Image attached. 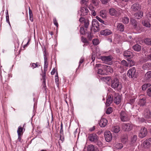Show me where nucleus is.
<instances>
[{
    "label": "nucleus",
    "instance_id": "obj_30",
    "mask_svg": "<svg viewBox=\"0 0 151 151\" xmlns=\"http://www.w3.org/2000/svg\"><path fill=\"white\" fill-rule=\"evenodd\" d=\"M144 42L146 45H151V39L147 38L144 40Z\"/></svg>",
    "mask_w": 151,
    "mask_h": 151
},
{
    "label": "nucleus",
    "instance_id": "obj_15",
    "mask_svg": "<svg viewBox=\"0 0 151 151\" xmlns=\"http://www.w3.org/2000/svg\"><path fill=\"white\" fill-rule=\"evenodd\" d=\"M101 34L104 36H107L112 34V32L111 30L108 29H106L101 31Z\"/></svg>",
    "mask_w": 151,
    "mask_h": 151
},
{
    "label": "nucleus",
    "instance_id": "obj_36",
    "mask_svg": "<svg viewBox=\"0 0 151 151\" xmlns=\"http://www.w3.org/2000/svg\"><path fill=\"white\" fill-rule=\"evenodd\" d=\"M81 40L82 42L85 43L84 45H83V46H84L85 45H87L88 44V42L86 38L84 37H81Z\"/></svg>",
    "mask_w": 151,
    "mask_h": 151
},
{
    "label": "nucleus",
    "instance_id": "obj_22",
    "mask_svg": "<svg viewBox=\"0 0 151 151\" xmlns=\"http://www.w3.org/2000/svg\"><path fill=\"white\" fill-rule=\"evenodd\" d=\"M114 99V102L117 104H118L121 102V99L119 95L117 94L116 95Z\"/></svg>",
    "mask_w": 151,
    "mask_h": 151
},
{
    "label": "nucleus",
    "instance_id": "obj_42",
    "mask_svg": "<svg viewBox=\"0 0 151 151\" xmlns=\"http://www.w3.org/2000/svg\"><path fill=\"white\" fill-rule=\"evenodd\" d=\"M99 2V0H92V3L94 6H98Z\"/></svg>",
    "mask_w": 151,
    "mask_h": 151
},
{
    "label": "nucleus",
    "instance_id": "obj_57",
    "mask_svg": "<svg viewBox=\"0 0 151 151\" xmlns=\"http://www.w3.org/2000/svg\"><path fill=\"white\" fill-rule=\"evenodd\" d=\"M84 58L83 57H81V58L79 62V65L78 67V68L79 67V66L81 65V64L84 61Z\"/></svg>",
    "mask_w": 151,
    "mask_h": 151
},
{
    "label": "nucleus",
    "instance_id": "obj_63",
    "mask_svg": "<svg viewBox=\"0 0 151 151\" xmlns=\"http://www.w3.org/2000/svg\"><path fill=\"white\" fill-rule=\"evenodd\" d=\"M29 41H30V39H29L28 40V42H27V43L24 45V48L26 47L29 44Z\"/></svg>",
    "mask_w": 151,
    "mask_h": 151
},
{
    "label": "nucleus",
    "instance_id": "obj_37",
    "mask_svg": "<svg viewBox=\"0 0 151 151\" xmlns=\"http://www.w3.org/2000/svg\"><path fill=\"white\" fill-rule=\"evenodd\" d=\"M30 65L33 69H34L37 67H38L39 66H40L38 63H32L30 64Z\"/></svg>",
    "mask_w": 151,
    "mask_h": 151
},
{
    "label": "nucleus",
    "instance_id": "obj_39",
    "mask_svg": "<svg viewBox=\"0 0 151 151\" xmlns=\"http://www.w3.org/2000/svg\"><path fill=\"white\" fill-rule=\"evenodd\" d=\"M29 19L32 22L33 20L32 14V11L30 9L29 7Z\"/></svg>",
    "mask_w": 151,
    "mask_h": 151
},
{
    "label": "nucleus",
    "instance_id": "obj_33",
    "mask_svg": "<svg viewBox=\"0 0 151 151\" xmlns=\"http://www.w3.org/2000/svg\"><path fill=\"white\" fill-rule=\"evenodd\" d=\"M114 147L117 149H119L122 148L123 147V146L122 144L117 143L115 144Z\"/></svg>",
    "mask_w": 151,
    "mask_h": 151
},
{
    "label": "nucleus",
    "instance_id": "obj_11",
    "mask_svg": "<svg viewBox=\"0 0 151 151\" xmlns=\"http://www.w3.org/2000/svg\"><path fill=\"white\" fill-rule=\"evenodd\" d=\"M131 9L133 11L136 12L139 11L141 9V7L139 4L136 3L132 5Z\"/></svg>",
    "mask_w": 151,
    "mask_h": 151
},
{
    "label": "nucleus",
    "instance_id": "obj_29",
    "mask_svg": "<svg viewBox=\"0 0 151 151\" xmlns=\"http://www.w3.org/2000/svg\"><path fill=\"white\" fill-rule=\"evenodd\" d=\"M133 49L137 51H139L141 50V46L138 44H136L133 47Z\"/></svg>",
    "mask_w": 151,
    "mask_h": 151
},
{
    "label": "nucleus",
    "instance_id": "obj_43",
    "mask_svg": "<svg viewBox=\"0 0 151 151\" xmlns=\"http://www.w3.org/2000/svg\"><path fill=\"white\" fill-rule=\"evenodd\" d=\"M146 78L149 79L151 78V71L147 72L145 75Z\"/></svg>",
    "mask_w": 151,
    "mask_h": 151
},
{
    "label": "nucleus",
    "instance_id": "obj_52",
    "mask_svg": "<svg viewBox=\"0 0 151 151\" xmlns=\"http://www.w3.org/2000/svg\"><path fill=\"white\" fill-rule=\"evenodd\" d=\"M135 63L134 61L131 60L129 61V63L128 64H129V66L131 67L134 65Z\"/></svg>",
    "mask_w": 151,
    "mask_h": 151
},
{
    "label": "nucleus",
    "instance_id": "obj_40",
    "mask_svg": "<svg viewBox=\"0 0 151 151\" xmlns=\"http://www.w3.org/2000/svg\"><path fill=\"white\" fill-rule=\"evenodd\" d=\"M102 79L107 84H108V82L109 81L111 80V78L109 77H103Z\"/></svg>",
    "mask_w": 151,
    "mask_h": 151
},
{
    "label": "nucleus",
    "instance_id": "obj_64",
    "mask_svg": "<svg viewBox=\"0 0 151 151\" xmlns=\"http://www.w3.org/2000/svg\"><path fill=\"white\" fill-rule=\"evenodd\" d=\"M95 129V127L94 126L93 127L89 129V130L91 131H92L94 130Z\"/></svg>",
    "mask_w": 151,
    "mask_h": 151
},
{
    "label": "nucleus",
    "instance_id": "obj_55",
    "mask_svg": "<svg viewBox=\"0 0 151 151\" xmlns=\"http://www.w3.org/2000/svg\"><path fill=\"white\" fill-rule=\"evenodd\" d=\"M147 95L149 96H151V88H149L147 91Z\"/></svg>",
    "mask_w": 151,
    "mask_h": 151
},
{
    "label": "nucleus",
    "instance_id": "obj_32",
    "mask_svg": "<svg viewBox=\"0 0 151 151\" xmlns=\"http://www.w3.org/2000/svg\"><path fill=\"white\" fill-rule=\"evenodd\" d=\"M121 141L123 143H126L128 141L127 136H123L121 139Z\"/></svg>",
    "mask_w": 151,
    "mask_h": 151
},
{
    "label": "nucleus",
    "instance_id": "obj_51",
    "mask_svg": "<svg viewBox=\"0 0 151 151\" xmlns=\"http://www.w3.org/2000/svg\"><path fill=\"white\" fill-rule=\"evenodd\" d=\"M84 23L85 27L86 28H88L89 25L88 21V20H85Z\"/></svg>",
    "mask_w": 151,
    "mask_h": 151
},
{
    "label": "nucleus",
    "instance_id": "obj_54",
    "mask_svg": "<svg viewBox=\"0 0 151 151\" xmlns=\"http://www.w3.org/2000/svg\"><path fill=\"white\" fill-rule=\"evenodd\" d=\"M105 65H102L100 64H97L96 65L95 68L97 67H101L103 69V66Z\"/></svg>",
    "mask_w": 151,
    "mask_h": 151
},
{
    "label": "nucleus",
    "instance_id": "obj_4",
    "mask_svg": "<svg viewBox=\"0 0 151 151\" xmlns=\"http://www.w3.org/2000/svg\"><path fill=\"white\" fill-rule=\"evenodd\" d=\"M127 75L131 78L136 77L137 74L135 68L133 67L129 69L128 71Z\"/></svg>",
    "mask_w": 151,
    "mask_h": 151
},
{
    "label": "nucleus",
    "instance_id": "obj_10",
    "mask_svg": "<svg viewBox=\"0 0 151 151\" xmlns=\"http://www.w3.org/2000/svg\"><path fill=\"white\" fill-rule=\"evenodd\" d=\"M123 55L124 57L127 58H131L133 57L132 52L129 50L124 51L123 53Z\"/></svg>",
    "mask_w": 151,
    "mask_h": 151
},
{
    "label": "nucleus",
    "instance_id": "obj_21",
    "mask_svg": "<svg viewBox=\"0 0 151 151\" xmlns=\"http://www.w3.org/2000/svg\"><path fill=\"white\" fill-rule=\"evenodd\" d=\"M44 75H45L46 71L47 70L46 69L48 67V63L47 62V59L46 58V56L44 55Z\"/></svg>",
    "mask_w": 151,
    "mask_h": 151
},
{
    "label": "nucleus",
    "instance_id": "obj_24",
    "mask_svg": "<svg viewBox=\"0 0 151 151\" xmlns=\"http://www.w3.org/2000/svg\"><path fill=\"white\" fill-rule=\"evenodd\" d=\"M146 103V100L145 98H143L139 99V104L140 106H143Z\"/></svg>",
    "mask_w": 151,
    "mask_h": 151
},
{
    "label": "nucleus",
    "instance_id": "obj_12",
    "mask_svg": "<svg viewBox=\"0 0 151 151\" xmlns=\"http://www.w3.org/2000/svg\"><path fill=\"white\" fill-rule=\"evenodd\" d=\"M120 10H116L113 8H111L109 9V13L111 16H117L120 14Z\"/></svg>",
    "mask_w": 151,
    "mask_h": 151
},
{
    "label": "nucleus",
    "instance_id": "obj_60",
    "mask_svg": "<svg viewBox=\"0 0 151 151\" xmlns=\"http://www.w3.org/2000/svg\"><path fill=\"white\" fill-rule=\"evenodd\" d=\"M60 133L61 134L63 133V125L62 123H61L60 125Z\"/></svg>",
    "mask_w": 151,
    "mask_h": 151
},
{
    "label": "nucleus",
    "instance_id": "obj_46",
    "mask_svg": "<svg viewBox=\"0 0 151 151\" xmlns=\"http://www.w3.org/2000/svg\"><path fill=\"white\" fill-rule=\"evenodd\" d=\"M6 22L8 23V24L10 25V26L11 25H10V23L9 21V16L8 10H7V12L6 13Z\"/></svg>",
    "mask_w": 151,
    "mask_h": 151
},
{
    "label": "nucleus",
    "instance_id": "obj_62",
    "mask_svg": "<svg viewBox=\"0 0 151 151\" xmlns=\"http://www.w3.org/2000/svg\"><path fill=\"white\" fill-rule=\"evenodd\" d=\"M59 81V79L58 78V76H56L55 77V82L57 84H58V82Z\"/></svg>",
    "mask_w": 151,
    "mask_h": 151
},
{
    "label": "nucleus",
    "instance_id": "obj_59",
    "mask_svg": "<svg viewBox=\"0 0 151 151\" xmlns=\"http://www.w3.org/2000/svg\"><path fill=\"white\" fill-rule=\"evenodd\" d=\"M102 4H107L108 1V0H100Z\"/></svg>",
    "mask_w": 151,
    "mask_h": 151
},
{
    "label": "nucleus",
    "instance_id": "obj_27",
    "mask_svg": "<svg viewBox=\"0 0 151 151\" xmlns=\"http://www.w3.org/2000/svg\"><path fill=\"white\" fill-rule=\"evenodd\" d=\"M143 14V13L142 12L139 13H136L134 14V16L137 19H139L142 17Z\"/></svg>",
    "mask_w": 151,
    "mask_h": 151
},
{
    "label": "nucleus",
    "instance_id": "obj_26",
    "mask_svg": "<svg viewBox=\"0 0 151 151\" xmlns=\"http://www.w3.org/2000/svg\"><path fill=\"white\" fill-rule=\"evenodd\" d=\"M98 73L101 75H106L107 73L104 69L103 70L101 68L99 69L98 70Z\"/></svg>",
    "mask_w": 151,
    "mask_h": 151
},
{
    "label": "nucleus",
    "instance_id": "obj_13",
    "mask_svg": "<svg viewBox=\"0 0 151 151\" xmlns=\"http://www.w3.org/2000/svg\"><path fill=\"white\" fill-rule=\"evenodd\" d=\"M151 144V138L146 140L143 143L142 146L144 148H147Z\"/></svg>",
    "mask_w": 151,
    "mask_h": 151
},
{
    "label": "nucleus",
    "instance_id": "obj_50",
    "mask_svg": "<svg viewBox=\"0 0 151 151\" xmlns=\"http://www.w3.org/2000/svg\"><path fill=\"white\" fill-rule=\"evenodd\" d=\"M96 18L100 22H101V23H102L104 24L105 25H106V24H105L104 23V21H103V20H102L99 17L97 16L96 17Z\"/></svg>",
    "mask_w": 151,
    "mask_h": 151
},
{
    "label": "nucleus",
    "instance_id": "obj_48",
    "mask_svg": "<svg viewBox=\"0 0 151 151\" xmlns=\"http://www.w3.org/2000/svg\"><path fill=\"white\" fill-rule=\"evenodd\" d=\"M86 31L84 29L83 27H81L80 28V33L83 35L85 34Z\"/></svg>",
    "mask_w": 151,
    "mask_h": 151
},
{
    "label": "nucleus",
    "instance_id": "obj_25",
    "mask_svg": "<svg viewBox=\"0 0 151 151\" xmlns=\"http://www.w3.org/2000/svg\"><path fill=\"white\" fill-rule=\"evenodd\" d=\"M142 24L144 26L146 27H150V24L147 19H145L142 22Z\"/></svg>",
    "mask_w": 151,
    "mask_h": 151
},
{
    "label": "nucleus",
    "instance_id": "obj_20",
    "mask_svg": "<svg viewBox=\"0 0 151 151\" xmlns=\"http://www.w3.org/2000/svg\"><path fill=\"white\" fill-rule=\"evenodd\" d=\"M120 130V128L118 126H113L111 128L112 131L116 133L119 132Z\"/></svg>",
    "mask_w": 151,
    "mask_h": 151
},
{
    "label": "nucleus",
    "instance_id": "obj_38",
    "mask_svg": "<svg viewBox=\"0 0 151 151\" xmlns=\"http://www.w3.org/2000/svg\"><path fill=\"white\" fill-rule=\"evenodd\" d=\"M23 128L21 126H19L18 127V129L17 130V132L18 133V135H19V134H22V132L23 131Z\"/></svg>",
    "mask_w": 151,
    "mask_h": 151
},
{
    "label": "nucleus",
    "instance_id": "obj_18",
    "mask_svg": "<svg viewBox=\"0 0 151 151\" xmlns=\"http://www.w3.org/2000/svg\"><path fill=\"white\" fill-rule=\"evenodd\" d=\"M103 69L105 70L106 72L107 73H112L113 72V70L111 67L108 65H105L103 66Z\"/></svg>",
    "mask_w": 151,
    "mask_h": 151
},
{
    "label": "nucleus",
    "instance_id": "obj_61",
    "mask_svg": "<svg viewBox=\"0 0 151 151\" xmlns=\"http://www.w3.org/2000/svg\"><path fill=\"white\" fill-rule=\"evenodd\" d=\"M147 88V86H146V85H145V84L142 86V89L143 91L145 90Z\"/></svg>",
    "mask_w": 151,
    "mask_h": 151
},
{
    "label": "nucleus",
    "instance_id": "obj_17",
    "mask_svg": "<svg viewBox=\"0 0 151 151\" xmlns=\"http://www.w3.org/2000/svg\"><path fill=\"white\" fill-rule=\"evenodd\" d=\"M87 151H99L97 147H95L92 145H89L87 148Z\"/></svg>",
    "mask_w": 151,
    "mask_h": 151
},
{
    "label": "nucleus",
    "instance_id": "obj_44",
    "mask_svg": "<svg viewBox=\"0 0 151 151\" xmlns=\"http://www.w3.org/2000/svg\"><path fill=\"white\" fill-rule=\"evenodd\" d=\"M137 139V136L136 135L133 136L131 140L132 144H133L136 141Z\"/></svg>",
    "mask_w": 151,
    "mask_h": 151
},
{
    "label": "nucleus",
    "instance_id": "obj_34",
    "mask_svg": "<svg viewBox=\"0 0 151 151\" xmlns=\"http://www.w3.org/2000/svg\"><path fill=\"white\" fill-rule=\"evenodd\" d=\"M122 22L124 24H127L129 22V19L127 17H124L122 18Z\"/></svg>",
    "mask_w": 151,
    "mask_h": 151
},
{
    "label": "nucleus",
    "instance_id": "obj_53",
    "mask_svg": "<svg viewBox=\"0 0 151 151\" xmlns=\"http://www.w3.org/2000/svg\"><path fill=\"white\" fill-rule=\"evenodd\" d=\"M130 22H131L134 26H136V20L133 19L131 18L130 19Z\"/></svg>",
    "mask_w": 151,
    "mask_h": 151
},
{
    "label": "nucleus",
    "instance_id": "obj_14",
    "mask_svg": "<svg viewBox=\"0 0 151 151\" xmlns=\"http://www.w3.org/2000/svg\"><path fill=\"white\" fill-rule=\"evenodd\" d=\"M102 60L104 63L110 64L109 63H111L112 58L110 56H103L102 58Z\"/></svg>",
    "mask_w": 151,
    "mask_h": 151
},
{
    "label": "nucleus",
    "instance_id": "obj_19",
    "mask_svg": "<svg viewBox=\"0 0 151 151\" xmlns=\"http://www.w3.org/2000/svg\"><path fill=\"white\" fill-rule=\"evenodd\" d=\"M111 95H109L108 96L107 99H106V104L107 106H109L113 101V98L112 97Z\"/></svg>",
    "mask_w": 151,
    "mask_h": 151
},
{
    "label": "nucleus",
    "instance_id": "obj_16",
    "mask_svg": "<svg viewBox=\"0 0 151 151\" xmlns=\"http://www.w3.org/2000/svg\"><path fill=\"white\" fill-rule=\"evenodd\" d=\"M107 122L108 121L106 119L102 118L100 120L99 124L101 127H104L106 125Z\"/></svg>",
    "mask_w": 151,
    "mask_h": 151
},
{
    "label": "nucleus",
    "instance_id": "obj_5",
    "mask_svg": "<svg viewBox=\"0 0 151 151\" xmlns=\"http://www.w3.org/2000/svg\"><path fill=\"white\" fill-rule=\"evenodd\" d=\"M133 126L132 124L129 123H123L122 124V128L124 131H129L132 129Z\"/></svg>",
    "mask_w": 151,
    "mask_h": 151
},
{
    "label": "nucleus",
    "instance_id": "obj_2",
    "mask_svg": "<svg viewBox=\"0 0 151 151\" xmlns=\"http://www.w3.org/2000/svg\"><path fill=\"white\" fill-rule=\"evenodd\" d=\"M89 11L86 7H81L80 11L78 12V15L84 16L88 14Z\"/></svg>",
    "mask_w": 151,
    "mask_h": 151
},
{
    "label": "nucleus",
    "instance_id": "obj_1",
    "mask_svg": "<svg viewBox=\"0 0 151 151\" xmlns=\"http://www.w3.org/2000/svg\"><path fill=\"white\" fill-rule=\"evenodd\" d=\"M111 87L115 89H117L118 90H120L122 88V86L121 83H119V80L115 78L111 81Z\"/></svg>",
    "mask_w": 151,
    "mask_h": 151
},
{
    "label": "nucleus",
    "instance_id": "obj_35",
    "mask_svg": "<svg viewBox=\"0 0 151 151\" xmlns=\"http://www.w3.org/2000/svg\"><path fill=\"white\" fill-rule=\"evenodd\" d=\"M106 11L105 10H102L100 12V16L103 18H105L106 17Z\"/></svg>",
    "mask_w": 151,
    "mask_h": 151
},
{
    "label": "nucleus",
    "instance_id": "obj_3",
    "mask_svg": "<svg viewBox=\"0 0 151 151\" xmlns=\"http://www.w3.org/2000/svg\"><path fill=\"white\" fill-rule=\"evenodd\" d=\"M92 29L94 32L99 31V25L98 21L96 19L93 20L92 22Z\"/></svg>",
    "mask_w": 151,
    "mask_h": 151
},
{
    "label": "nucleus",
    "instance_id": "obj_49",
    "mask_svg": "<svg viewBox=\"0 0 151 151\" xmlns=\"http://www.w3.org/2000/svg\"><path fill=\"white\" fill-rule=\"evenodd\" d=\"M92 7V8H91V6H90L89 7V9L90 10H92V12L91 13L92 15L93 16H95L96 15V13L94 11L92 10V9H93V8Z\"/></svg>",
    "mask_w": 151,
    "mask_h": 151
},
{
    "label": "nucleus",
    "instance_id": "obj_9",
    "mask_svg": "<svg viewBox=\"0 0 151 151\" xmlns=\"http://www.w3.org/2000/svg\"><path fill=\"white\" fill-rule=\"evenodd\" d=\"M147 134V129L144 127L141 129L139 133V136L140 137L143 138L146 136Z\"/></svg>",
    "mask_w": 151,
    "mask_h": 151
},
{
    "label": "nucleus",
    "instance_id": "obj_8",
    "mask_svg": "<svg viewBox=\"0 0 151 151\" xmlns=\"http://www.w3.org/2000/svg\"><path fill=\"white\" fill-rule=\"evenodd\" d=\"M104 134L105 139L107 142H109L112 139V134L109 131H105Z\"/></svg>",
    "mask_w": 151,
    "mask_h": 151
},
{
    "label": "nucleus",
    "instance_id": "obj_45",
    "mask_svg": "<svg viewBox=\"0 0 151 151\" xmlns=\"http://www.w3.org/2000/svg\"><path fill=\"white\" fill-rule=\"evenodd\" d=\"M121 63L122 65L126 67H128L129 66V64L127 62L124 60H122L121 62Z\"/></svg>",
    "mask_w": 151,
    "mask_h": 151
},
{
    "label": "nucleus",
    "instance_id": "obj_47",
    "mask_svg": "<svg viewBox=\"0 0 151 151\" xmlns=\"http://www.w3.org/2000/svg\"><path fill=\"white\" fill-rule=\"evenodd\" d=\"M112 111V109L111 107H109L108 108L106 111V114H110Z\"/></svg>",
    "mask_w": 151,
    "mask_h": 151
},
{
    "label": "nucleus",
    "instance_id": "obj_7",
    "mask_svg": "<svg viewBox=\"0 0 151 151\" xmlns=\"http://www.w3.org/2000/svg\"><path fill=\"white\" fill-rule=\"evenodd\" d=\"M90 141L94 142H96L98 141V137L95 134H91L89 135L88 137Z\"/></svg>",
    "mask_w": 151,
    "mask_h": 151
},
{
    "label": "nucleus",
    "instance_id": "obj_58",
    "mask_svg": "<svg viewBox=\"0 0 151 151\" xmlns=\"http://www.w3.org/2000/svg\"><path fill=\"white\" fill-rule=\"evenodd\" d=\"M85 20H86L85 19L82 17H81L79 19V21L82 23L84 22Z\"/></svg>",
    "mask_w": 151,
    "mask_h": 151
},
{
    "label": "nucleus",
    "instance_id": "obj_6",
    "mask_svg": "<svg viewBox=\"0 0 151 151\" xmlns=\"http://www.w3.org/2000/svg\"><path fill=\"white\" fill-rule=\"evenodd\" d=\"M120 118L123 122H127L129 120V118L126 113L123 111H122L120 113Z\"/></svg>",
    "mask_w": 151,
    "mask_h": 151
},
{
    "label": "nucleus",
    "instance_id": "obj_56",
    "mask_svg": "<svg viewBox=\"0 0 151 151\" xmlns=\"http://www.w3.org/2000/svg\"><path fill=\"white\" fill-rule=\"evenodd\" d=\"M53 22L54 24L57 27H58V24L55 18L53 19Z\"/></svg>",
    "mask_w": 151,
    "mask_h": 151
},
{
    "label": "nucleus",
    "instance_id": "obj_31",
    "mask_svg": "<svg viewBox=\"0 0 151 151\" xmlns=\"http://www.w3.org/2000/svg\"><path fill=\"white\" fill-rule=\"evenodd\" d=\"M46 78V76L45 75H44L42 77V79L43 80L42 81V85H43V88L45 89H46V85H45V78Z\"/></svg>",
    "mask_w": 151,
    "mask_h": 151
},
{
    "label": "nucleus",
    "instance_id": "obj_41",
    "mask_svg": "<svg viewBox=\"0 0 151 151\" xmlns=\"http://www.w3.org/2000/svg\"><path fill=\"white\" fill-rule=\"evenodd\" d=\"M92 42L94 45H97L99 43V41L97 39H95L93 40Z\"/></svg>",
    "mask_w": 151,
    "mask_h": 151
},
{
    "label": "nucleus",
    "instance_id": "obj_23",
    "mask_svg": "<svg viewBox=\"0 0 151 151\" xmlns=\"http://www.w3.org/2000/svg\"><path fill=\"white\" fill-rule=\"evenodd\" d=\"M144 116L146 118H149L151 116V113L149 109H146L144 112Z\"/></svg>",
    "mask_w": 151,
    "mask_h": 151
},
{
    "label": "nucleus",
    "instance_id": "obj_28",
    "mask_svg": "<svg viewBox=\"0 0 151 151\" xmlns=\"http://www.w3.org/2000/svg\"><path fill=\"white\" fill-rule=\"evenodd\" d=\"M117 28L121 32H123L124 31V26L122 23H118Z\"/></svg>",
    "mask_w": 151,
    "mask_h": 151
}]
</instances>
